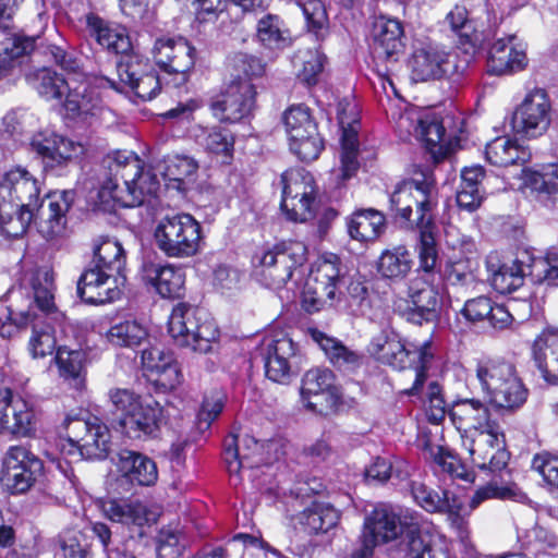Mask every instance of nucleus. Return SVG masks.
Wrapping results in <instances>:
<instances>
[{"label":"nucleus","instance_id":"obj_19","mask_svg":"<svg viewBox=\"0 0 558 558\" xmlns=\"http://www.w3.org/2000/svg\"><path fill=\"white\" fill-rule=\"evenodd\" d=\"M70 433L86 460H104L111 450V432L97 416L70 417Z\"/></svg>","mask_w":558,"mask_h":558},{"label":"nucleus","instance_id":"obj_50","mask_svg":"<svg viewBox=\"0 0 558 558\" xmlns=\"http://www.w3.org/2000/svg\"><path fill=\"white\" fill-rule=\"evenodd\" d=\"M434 222L428 227H416L420 230V242L416 246L418 268L416 275L438 277V248L434 238Z\"/></svg>","mask_w":558,"mask_h":558},{"label":"nucleus","instance_id":"obj_53","mask_svg":"<svg viewBox=\"0 0 558 558\" xmlns=\"http://www.w3.org/2000/svg\"><path fill=\"white\" fill-rule=\"evenodd\" d=\"M325 57L318 49H299L292 63L300 81L315 85L324 69Z\"/></svg>","mask_w":558,"mask_h":558},{"label":"nucleus","instance_id":"obj_46","mask_svg":"<svg viewBox=\"0 0 558 558\" xmlns=\"http://www.w3.org/2000/svg\"><path fill=\"white\" fill-rule=\"evenodd\" d=\"M256 37L268 49H283L291 44V33L277 14L267 13L256 24Z\"/></svg>","mask_w":558,"mask_h":558},{"label":"nucleus","instance_id":"obj_33","mask_svg":"<svg viewBox=\"0 0 558 558\" xmlns=\"http://www.w3.org/2000/svg\"><path fill=\"white\" fill-rule=\"evenodd\" d=\"M87 25L90 35L107 50L114 53H128L132 50V41L124 26L106 22L95 15L87 17Z\"/></svg>","mask_w":558,"mask_h":558},{"label":"nucleus","instance_id":"obj_62","mask_svg":"<svg viewBox=\"0 0 558 558\" xmlns=\"http://www.w3.org/2000/svg\"><path fill=\"white\" fill-rule=\"evenodd\" d=\"M280 207L287 219L294 222H306L316 216L319 202L317 194L310 196L301 194L293 199L281 197Z\"/></svg>","mask_w":558,"mask_h":558},{"label":"nucleus","instance_id":"obj_32","mask_svg":"<svg viewBox=\"0 0 558 558\" xmlns=\"http://www.w3.org/2000/svg\"><path fill=\"white\" fill-rule=\"evenodd\" d=\"M117 466L121 476L132 485L151 486L158 480L155 461L136 451L121 450Z\"/></svg>","mask_w":558,"mask_h":558},{"label":"nucleus","instance_id":"obj_47","mask_svg":"<svg viewBox=\"0 0 558 558\" xmlns=\"http://www.w3.org/2000/svg\"><path fill=\"white\" fill-rule=\"evenodd\" d=\"M148 338L147 327L137 319H125L113 324L106 332L107 341L113 347L135 349Z\"/></svg>","mask_w":558,"mask_h":558},{"label":"nucleus","instance_id":"obj_28","mask_svg":"<svg viewBox=\"0 0 558 558\" xmlns=\"http://www.w3.org/2000/svg\"><path fill=\"white\" fill-rule=\"evenodd\" d=\"M264 444L258 442L252 436L242 437L240 444L235 435L226 438L223 445V461L229 474L240 480L241 470L258 466L263 459Z\"/></svg>","mask_w":558,"mask_h":558},{"label":"nucleus","instance_id":"obj_58","mask_svg":"<svg viewBox=\"0 0 558 558\" xmlns=\"http://www.w3.org/2000/svg\"><path fill=\"white\" fill-rule=\"evenodd\" d=\"M445 23L460 38L461 44L475 46L480 41L477 24L469 17L468 10L462 5H456L446 17Z\"/></svg>","mask_w":558,"mask_h":558},{"label":"nucleus","instance_id":"obj_7","mask_svg":"<svg viewBox=\"0 0 558 558\" xmlns=\"http://www.w3.org/2000/svg\"><path fill=\"white\" fill-rule=\"evenodd\" d=\"M168 332L178 347L207 354L218 345L220 332L204 311L180 303L172 308Z\"/></svg>","mask_w":558,"mask_h":558},{"label":"nucleus","instance_id":"obj_63","mask_svg":"<svg viewBox=\"0 0 558 558\" xmlns=\"http://www.w3.org/2000/svg\"><path fill=\"white\" fill-rule=\"evenodd\" d=\"M31 282L36 307L43 313H49L54 306L52 272L47 268L37 269Z\"/></svg>","mask_w":558,"mask_h":558},{"label":"nucleus","instance_id":"obj_12","mask_svg":"<svg viewBox=\"0 0 558 558\" xmlns=\"http://www.w3.org/2000/svg\"><path fill=\"white\" fill-rule=\"evenodd\" d=\"M283 123L291 151L306 162L317 159L324 142L310 109L304 105L291 106L283 114Z\"/></svg>","mask_w":558,"mask_h":558},{"label":"nucleus","instance_id":"obj_27","mask_svg":"<svg viewBox=\"0 0 558 558\" xmlns=\"http://www.w3.org/2000/svg\"><path fill=\"white\" fill-rule=\"evenodd\" d=\"M449 416L461 438L498 424L492 418L488 405L475 398L454 401L449 409Z\"/></svg>","mask_w":558,"mask_h":558},{"label":"nucleus","instance_id":"obj_55","mask_svg":"<svg viewBox=\"0 0 558 558\" xmlns=\"http://www.w3.org/2000/svg\"><path fill=\"white\" fill-rule=\"evenodd\" d=\"M489 499H510L518 502H525L527 496L515 484H499L490 481L475 490L470 499V508L476 509L482 502Z\"/></svg>","mask_w":558,"mask_h":558},{"label":"nucleus","instance_id":"obj_45","mask_svg":"<svg viewBox=\"0 0 558 558\" xmlns=\"http://www.w3.org/2000/svg\"><path fill=\"white\" fill-rule=\"evenodd\" d=\"M194 137L207 151L221 156L223 162H228L232 158L234 138L229 130L220 126L197 125L194 129Z\"/></svg>","mask_w":558,"mask_h":558},{"label":"nucleus","instance_id":"obj_5","mask_svg":"<svg viewBox=\"0 0 558 558\" xmlns=\"http://www.w3.org/2000/svg\"><path fill=\"white\" fill-rule=\"evenodd\" d=\"M367 351L383 364L399 371H410L414 380L411 388L405 389L404 392L416 395L427 378L426 373L435 357L436 348L430 340L405 347L396 332L383 330L372 338Z\"/></svg>","mask_w":558,"mask_h":558},{"label":"nucleus","instance_id":"obj_61","mask_svg":"<svg viewBox=\"0 0 558 558\" xmlns=\"http://www.w3.org/2000/svg\"><path fill=\"white\" fill-rule=\"evenodd\" d=\"M29 320L32 324V333L28 339L27 350L33 359L45 357L51 354L57 345V339L53 335L52 328L47 325H40L37 319V314Z\"/></svg>","mask_w":558,"mask_h":558},{"label":"nucleus","instance_id":"obj_4","mask_svg":"<svg viewBox=\"0 0 558 558\" xmlns=\"http://www.w3.org/2000/svg\"><path fill=\"white\" fill-rule=\"evenodd\" d=\"M420 514L410 509L396 511L389 506L379 505L365 517L363 535L375 544H384L405 535L407 558H451L447 551L436 549L425 543L418 533Z\"/></svg>","mask_w":558,"mask_h":558},{"label":"nucleus","instance_id":"obj_3","mask_svg":"<svg viewBox=\"0 0 558 558\" xmlns=\"http://www.w3.org/2000/svg\"><path fill=\"white\" fill-rule=\"evenodd\" d=\"M125 252L116 239L100 236L94 242V258L77 281V294L86 303L105 304L118 300L126 282Z\"/></svg>","mask_w":558,"mask_h":558},{"label":"nucleus","instance_id":"obj_39","mask_svg":"<svg viewBox=\"0 0 558 558\" xmlns=\"http://www.w3.org/2000/svg\"><path fill=\"white\" fill-rule=\"evenodd\" d=\"M412 267V254L404 245H396L383 251L376 262L378 275L393 281L404 279Z\"/></svg>","mask_w":558,"mask_h":558},{"label":"nucleus","instance_id":"obj_52","mask_svg":"<svg viewBox=\"0 0 558 558\" xmlns=\"http://www.w3.org/2000/svg\"><path fill=\"white\" fill-rule=\"evenodd\" d=\"M339 520L338 511L328 504L314 502L305 509L300 522L310 533H325L336 526Z\"/></svg>","mask_w":558,"mask_h":558},{"label":"nucleus","instance_id":"obj_20","mask_svg":"<svg viewBox=\"0 0 558 558\" xmlns=\"http://www.w3.org/2000/svg\"><path fill=\"white\" fill-rule=\"evenodd\" d=\"M411 493L414 501L427 512L447 514L458 530L461 541L464 542L469 538L468 524L460 517L461 501L454 494L448 490H434L418 482L412 483Z\"/></svg>","mask_w":558,"mask_h":558},{"label":"nucleus","instance_id":"obj_17","mask_svg":"<svg viewBox=\"0 0 558 558\" xmlns=\"http://www.w3.org/2000/svg\"><path fill=\"white\" fill-rule=\"evenodd\" d=\"M550 110L545 90L536 88L530 92L513 112V131L529 137L542 135L550 124Z\"/></svg>","mask_w":558,"mask_h":558},{"label":"nucleus","instance_id":"obj_41","mask_svg":"<svg viewBox=\"0 0 558 558\" xmlns=\"http://www.w3.org/2000/svg\"><path fill=\"white\" fill-rule=\"evenodd\" d=\"M485 156L489 163L497 167H508L525 162L530 153L517 140L509 136H498L487 143Z\"/></svg>","mask_w":558,"mask_h":558},{"label":"nucleus","instance_id":"obj_36","mask_svg":"<svg viewBox=\"0 0 558 558\" xmlns=\"http://www.w3.org/2000/svg\"><path fill=\"white\" fill-rule=\"evenodd\" d=\"M515 366L502 359H484L477 362L475 377L486 399L493 393L500 396L498 389L515 371Z\"/></svg>","mask_w":558,"mask_h":558},{"label":"nucleus","instance_id":"obj_48","mask_svg":"<svg viewBox=\"0 0 558 558\" xmlns=\"http://www.w3.org/2000/svg\"><path fill=\"white\" fill-rule=\"evenodd\" d=\"M385 228V217L377 210L363 209L354 213L348 222L352 239L364 242L379 236Z\"/></svg>","mask_w":558,"mask_h":558},{"label":"nucleus","instance_id":"obj_10","mask_svg":"<svg viewBox=\"0 0 558 558\" xmlns=\"http://www.w3.org/2000/svg\"><path fill=\"white\" fill-rule=\"evenodd\" d=\"M342 280V269L336 256L319 260L305 283L302 294L303 308L314 313L325 306L336 305L340 301Z\"/></svg>","mask_w":558,"mask_h":558},{"label":"nucleus","instance_id":"obj_29","mask_svg":"<svg viewBox=\"0 0 558 558\" xmlns=\"http://www.w3.org/2000/svg\"><path fill=\"white\" fill-rule=\"evenodd\" d=\"M162 407L157 401L142 402L126 418H120L118 426L131 439L155 437L162 420Z\"/></svg>","mask_w":558,"mask_h":558},{"label":"nucleus","instance_id":"obj_35","mask_svg":"<svg viewBox=\"0 0 558 558\" xmlns=\"http://www.w3.org/2000/svg\"><path fill=\"white\" fill-rule=\"evenodd\" d=\"M534 360L546 381L558 385V330H545L534 343Z\"/></svg>","mask_w":558,"mask_h":558},{"label":"nucleus","instance_id":"obj_9","mask_svg":"<svg viewBox=\"0 0 558 558\" xmlns=\"http://www.w3.org/2000/svg\"><path fill=\"white\" fill-rule=\"evenodd\" d=\"M307 248L299 241H282L253 257L254 275L264 286L280 289L306 262Z\"/></svg>","mask_w":558,"mask_h":558},{"label":"nucleus","instance_id":"obj_13","mask_svg":"<svg viewBox=\"0 0 558 558\" xmlns=\"http://www.w3.org/2000/svg\"><path fill=\"white\" fill-rule=\"evenodd\" d=\"M466 64L468 61L460 60L456 52L433 45L416 48L409 60L411 77L416 82L460 75L465 71Z\"/></svg>","mask_w":558,"mask_h":558},{"label":"nucleus","instance_id":"obj_51","mask_svg":"<svg viewBox=\"0 0 558 558\" xmlns=\"http://www.w3.org/2000/svg\"><path fill=\"white\" fill-rule=\"evenodd\" d=\"M197 167L196 161L189 156L168 155L156 162L153 172L170 182L181 183L194 175Z\"/></svg>","mask_w":558,"mask_h":558},{"label":"nucleus","instance_id":"obj_56","mask_svg":"<svg viewBox=\"0 0 558 558\" xmlns=\"http://www.w3.org/2000/svg\"><path fill=\"white\" fill-rule=\"evenodd\" d=\"M522 546L531 554H549L558 556V536L546 526L536 524L519 535Z\"/></svg>","mask_w":558,"mask_h":558},{"label":"nucleus","instance_id":"obj_42","mask_svg":"<svg viewBox=\"0 0 558 558\" xmlns=\"http://www.w3.org/2000/svg\"><path fill=\"white\" fill-rule=\"evenodd\" d=\"M339 124L342 129V150L340 156L341 166L337 178L340 182H344L354 177L360 168L357 160V133L348 121L342 111L338 113Z\"/></svg>","mask_w":558,"mask_h":558},{"label":"nucleus","instance_id":"obj_18","mask_svg":"<svg viewBox=\"0 0 558 558\" xmlns=\"http://www.w3.org/2000/svg\"><path fill=\"white\" fill-rule=\"evenodd\" d=\"M255 96L256 90L252 82L234 80L211 102V112L222 122H239L252 112Z\"/></svg>","mask_w":558,"mask_h":558},{"label":"nucleus","instance_id":"obj_57","mask_svg":"<svg viewBox=\"0 0 558 558\" xmlns=\"http://www.w3.org/2000/svg\"><path fill=\"white\" fill-rule=\"evenodd\" d=\"M282 197H298L301 194L303 196L318 194L317 185L314 177L302 168L290 169L282 173Z\"/></svg>","mask_w":558,"mask_h":558},{"label":"nucleus","instance_id":"obj_30","mask_svg":"<svg viewBox=\"0 0 558 558\" xmlns=\"http://www.w3.org/2000/svg\"><path fill=\"white\" fill-rule=\"evenodd\" d=\"M143 279L165 299L181 298L185 289L183 268L172 264L146 263L143 266Z\"/></svg>","mask_w":558,"mask_h":558},{"label":"nucleus","instance_id":"obj_34","mask_svg":"<svg viewBox=\"0 0 558 558\" xmlns=\"http://www.w3.org/2000/svg\"><path fill=\"white\" fill-rule=\"evenodd\" d=\"M101 510L107 519L130 530L142 529L150 521L147 507L140 501L110 499L102 502Z\"/></svg>","mask_w":558,"mask_h":558},{"label":"nucleus","instance_id":"obj_1","mask_svg":"<svg viewBox=\"0 0 558 558\" xmlns=\"http://www.w3.org/2000/svg\"><path fill=\"white\" fill-rule=\"evenodd\" d=\"M109 169L113 177L107 179L97 192L96 204L104 210H110L116 205L140 206L160 189L157 174L153 169L143 168L131 151L116 153Z\"/></svg>","mask_w":558,"mask_h":558},{"label":"nucleus","instance_id":"obj_64","mask_svg":"<svg viewBox=\"0 0 558 558\" xmlns=\"http://www.w3.org/2000/svg\"><path fill=\"white\" fill-rule=\"evenodd\" d=\"M37 85L35 86L38 94L47 100H62L73 82L68 81L63 75L43 69L37 73Z\"/></svg>","mask_w":558,"mask_h":558},{"label":"nucleus","instance_id":"obj_11","mask_svg":"<svg viewBox=\"0 0 558 558\" xmlns=\"http://www.w3.org/2000/svg\"><path fill=\"white\" fill-rule=\"evenodd\" d=\"M43 470V461L31 449L13 445L1 458L0 484L11 495H22L32 489Z\"/></svg>","mask_w":558,"mask_h":558},{"label":"nucleus","instance_id":"obj_43","mask_svg":"<svg viewBox=\"0 0 558 558\" xmlns=\"http://www.w3.org/2000/svg\"><path fill=\"white\" fill-rule=\"evenodd\" d=\"M35 412L28 402L16 401L13 409V422L0 409V435L9 434L14 438H28L35 435Z\"/></svg>","mask_w":558,"mask_h":558},{"label":"nucleus","instance_id":"obj_23","mask_svg":"<svg viewBox=\"0 0 558 558\" xmlns=\"http://www.w3.org/2000/svg\"><path fill=\"white\" fill-rule=\"evenodd\" d=\"M526 48V44L515 35L495 40L489 50V72L505 75L523 71L529 64Z\"/></svg>","mask_w":558,"mask_h":558},{"label":"nucleus","instance_id":"obj_14","mask_svg":"<svg viewBox=\"0 0 558 558\" xmlns=\"http://www.w3.org/2000/svg\"><path fill=\"white\" fill-rule=\"evenodd\" d=\"M462 446L470 453L473 463L482 470L496 473L507 468L510 454L499 424L464 436Z\"/></svg>","mask_w":558,"mask_h":558},{"label":"nucleus","instance_id":"obj_25","mask_svg":"<svg viewBox=\"0 0 558 558\" xmlns=\"http://www.w3.org/2000/svg\"><path fill=\"white\" fill-rule=\"evenodd\" d=\"M48 205L40 206L35 214L38 231L47 240L62 236L66 227L65 214L74 202L73 191H56L47 195ZM44 205V202L41 203Z\"/></svg>","mask_w":558,"mask_h":558},{"label":"nucleus","instance_id":"obj_16","mask_svg":"<svg viewBox=\"0 0 558 558\" xmlns=\"http://www.w3.org/2000/svg\"><path fill=\"white\" fill-rule=\"evenodd\" d=\"M341 397L342 393L330 369L315 367L303 375L301 401L307 410L328 415L337 410L341 403Z\"/></svg>","mask_w":558,"mask_h":558},{"label":"nucleus","instance_id":"obj_38","mask_svg":"<svg viewBox=\"0 0 558 558\" xmlns=\"http://www.w3.org/2000/svg\"><path fill=\"white\" fill-rule=\"evenodd\" d=\"M521 179L524 187L539 201L558 197V163L546 165L541 170L524 169Z\"/></svg>","mask_w":558,"mask_h":558},{"label":"nucleus","instance_id":"obj_24","mask_svg":"<svg viewBox=\"0 0 558 558\" xmlns=\"http://www.w3.org/2000/svg\"><path fill=\"white\" fill-rule=\"evenodd\" d=\"M492 287L500 294H508L523 286L524 278L530 276V260L525 252L515 259L501 262L497 253L486 257Z\"/></svg>","mask_w":558,"mask_h":558},{"label":"nucleus","instance_id":"obj_22","mask_svg":"<svg viewBox=\"0 0 558 558\" xmlns=\"http://www.w3.org/2000/svg\"><path fill=\"white\" fill-rule=\"evenodd\" d=\"M403 26L397 19L379 16L373 25L372 52L378 63H395L403 53Z\"/></svg>","mask_w":558,"mask_h":558},{"label":"nucleus","instance_id":"obj_54","mask_svg":"<svg viewBox=\"0 0 558 558\" xmlns=\"http://www.w3.org/2000/svg\"><path fill=\"white\" fill-rule=\"evenodd\" d=\"M308 333L333 365H354L359 362V355L337 339L328 337L316 328H310Z\"/></svg>","mask_w":558,"mask_h":558},{"label":"nucleus","instance_id":"obj_26","mask_svg":"<svg viewBox=\"0 0 558 558\" xmlns=\"http://www.w3.org/2000/svg\"><path fill=\"white\" fill-rule=\"evenodd\" d=\"M142 365L149 379L163 391L172 390L181 384L182 374L173 353L160 347H151L142 352Z\"/></svg>","mask_w":558,"mask_h":558},{"label":"nucleus","instance_id":"obj_49","mask_svg":"<svg viewBox=\"0 0 558 558\" xmlns=\"http://www.w3.org/2000/svg\"><path fill=\"white\" fill-rule=\"evenodd\" d=\"M498 389L500 396L493 393L487 398L488 403L494 408L513 411L521 408L527 399L529 391L517 369Z\"/></svg>","mask_w":558,"mask_h":558},{"label":"nucleus","instance_id":"obj_15","mask_svg":"<svg viewBox=\"0 0 558 558\" xmlns=\"http://www.w3.org/2000/svg\"><path fill=\"white\" fill-rule=\"evenodd\" d=\"M153 57L163 75L172 76L167 84L179 87L194 66L195 49L182 37H160L155 41Z\"/></svg>","mask_w":558,"mask_h":558},{"label":"nucleus","instance_id":"obj_59","mask_svg":"<svg viewBox=\"0 0 558 558\" xmlns=\"http://www.w3.org/2000/svg\"><path fill=\"white\" fill-rule=\"evenodd\" d=\"M525 257L530 260V277L534 282L558 287V251L550 250L537 258L525 252Z\"/></svg>","mask_w":558,"mask_h":558},{"label":"nucleus","instance_id":"obj_6","mask_svg":"<svg viewBox=\"0 0 558 558\" xmlns=\"http://www.w3.org/2000/svg\"><path fill=\"white\" fill-rule=\"evenodd\" d=\"M395 218L409 227H428L435 220L438 189L432 172L416 173L398 183L389 198Z\"/></svg>","mask_w":558,"mask_h":558},{"label":"nucleus","instance_id":"obj_8","mask_svg":"<svg viewBox=\"0 0 558 558\" xmlns=\"http://www.w3.org/2000/svg\"><path fill=\"white\" fill-rule=\"evenodd\" d=\"M202 226L190 214H167L156 221V247L169 258H190L202 250Z\"/></svg>","mask_w":558,"mask_h":558},{"label":"nucleus","instance_id":"obj_60","mask_svg":"<svg viewBox=\"0 0 558 558\" xmlns=\"http://www.w3.org/2000/svg\"><path fill=\"white\" fill-rule=\"evenodd\" d=\"M417 138L425 143L426 148L435 157H444L447 154L446 131L435 117L424 116Z\"/></svg>","mask_w":558,"mask_h":558},{"label":"nucleus","instance_id":"obj_31","mask_svg":"<svg viewBox=\"0 0 558 558\" xmlns=\"http://www.w3.org/2000/svg\"><path fill=\"white\" fill-rule=\"evenodd\" d=\"M295 356L294 342L287 336L271 340L267 344L265 369L267 377L280 384H287L291 376V359Z\"/></svg>","mask_w":558,"mask_h":558},{"label":"nucleus","instance_id":"obj_37","mask_svg":"<svg viewBox=\"0 0 558 558\" xmlns=\"http://www.w3.org/2000/svg\"><path fill=\"white\" fill-rule=\"evenodd\" d=\"M515 366L502 359H484L477 362L475 377L486 399L493 393L500 396L498 389L515 371Z\"/></svg>","mask_w":558,"mask_h":558},{"label":"nucleus","instance_id":"obj_2","mask_svg":"<svg viewBox=\"0 0 558 558\" xmlns=\"http://www.w3.org/2000/svg\"><path fill=\"white\" fill-rule=\"evenodd\" d=\"M43 182L26 168L14 167L0 180V229L9 238L26 233L43 203Z\"/></svg>","mask_w":558,"mask_h":558},{"label":"nucleus","instance_id":"obj_40","mask_svg":"<svg viewBox=\"0 0 558 558\" xmlns=\"http://www.w3.org/2000/svg\"><path fill=\"white\" fill-rule=\"evenodd\" d=\"M65 116L70 119L95 116L101 110V99L87 85H71L63 99Z\"/></svg>","mask_w":558,"mask_h":558},{"label":"nucleus","instance_id":"obj_44","mask_svg":"<svg viewBox=\"0 0 558 558\" xmlns=\"http://www.w3.org/2000/svg\"><path fill=\"white\" fill-rule=\"evenodd\" d=\"M438 277L416 275L408 284V298L415 308L423 313H436L440 302V293L435 280Z\"/></svg>","mask_w":558,"mask_h":558},{"label":"nucleus","instance_id":"obj_21","mask_svg":"<svg viewBox=\"0 0 558 558\" xmlns=\"http://www.w3.org/2000/svg\"><path fill=\"white\" fill-rule=\"evenodd\" d=\"M138 62H120L117 65L118 81L109 77L101 78V85L124 93L128 89L143 101L153 99L160 89L161 80L168 81L165 76L159 77L154 72L142 73Z\"/></svg>","mask_w":558,"mask_h":558}]
</instances>
